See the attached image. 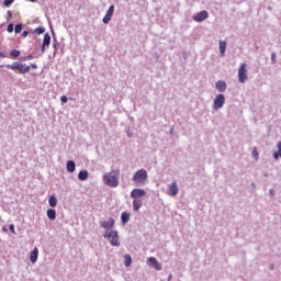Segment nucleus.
Here are the masks:
<instances>
[{
  "label": "nucleus",
  "instance_id": "39448f33",
  "mask_svg": "<svg viewBox=\"0 0 281 281\" xmlns=\"http://www.w3.org/2000/svg\"><path fill=\"white\" fill-rule=\"evenodd\" d=\"M247 64H241L238 69V81L241 85H245L247 82Z\"/></svg>",
  "mask_w": 281,
  "mask_h": 281
},
{
  "label": "nucleus",
  "instance_id": "72a5a7b5",
  "mask_svg": "<svg viewBox=\"0 0 281 281\" xmlns=\"http://www.w3.org/2000/svg\"><path fill=\"white\" fill-rule=\"evenodd\" d=\"M24 60H34V55H29L24 58Z\"/></svg>",
  "mask_w": 281,
  "mask_h": 281
},
{
  "label": "nucleus",
  "instance_id": "9b49d317",
  "mask_svg": "<svg viewBox=\"0 0 281 281\" xmlns=\"http://www.w3.org/2000/svg\"><path fill=\"white\" fill-rule=\"evenodd\" d=\"M142 196H146V191L144 189H133L131 192L132 199H142Z\"/></svg>",
  "mask_w": 281,
  "mask_h": 281
},
{
  "label": "nucleus",
  "instance_id": "f03ea898",
  "mask_svg": "<svg viewBox=\"0 0 281 281\" xmlns=\"http://www.w3.org/2000/svg\"><path fill=\"white\" fill-rule=\"evenodd\" d=\"M7 69H11V71H19L22 75L30 74V69H38L36 64H31L27 66L21 61H14L13 64H8Z\"/></svg>",
  "mask_w": 281,
  "mask_h": 281
},
{
  "label": "nucleus",
  "instance_id": "bb28decb",
  "mask_svg": "<svg viewBox=\"0 0 281 281\" xmlns=\"http://www.w3.org/2000/svg\"><path fill=\"white\" fill-rule=\"evenodd\" d=\"M14 31L15 34H21L23 32V24H16Z\"/></svg>",
  "mask_w": 281,
  "mask_h": 281
},
{
  "label": "nucleus",
  "instance_id": "aec40b11",
  "mask_svg": "<svg viewBox=\"0 0 281 281\" xmlns=\"http://www.w3.org/2000/svg\"><path fill=\"white\" fill-rule=\"evenodd\" d=\"M47 217L50 220V221H56V210L54 209H48L47 212Z\"/></svg>",
  "mask_w": 281,
  "mask_h": 281
},
{
  "label": "nucleus",
  "instance_id": "4468645a",
  "mask_svg": "<svg viewBox=\"0 0 281 281\" xmlns=\"http://www.w3.org/2000/svg\"><path fill=\"white\" fill-rule=\"evenodd\" d=\"M36 260H38V248L35 247L30 252V261L32 262V265H36Z\"/></svg>",
  "mask_w": 281,
  "mask_h": 281
},
{
  "label": "nucleus",
  "instance_id": "c756f323",
  "mask_svg": "<svg viewBox=\"0 0 281 281\" xmlns=\"http://www.w3.org/2000/svg\"><path fill=\"white\" fill-rule=\"evenodd\" d=\"M7 32H9V34H12V32H14V24H9L7 26Z\"/></svg>",
  "mask_w": 281,
  "mask_h": 281
},
{
  "label": "nucleus",
  "instance_id": "7c9ffc66",
  "mask_svg": "<svg viewBox=\"0 0 281 281\" xmlns=\"http://www.w3.org/2000/svg\"><path fill=\"white\" fill-rule=\"evenodd\" d=\"M4 5L5 8H10V5H12L14 3V0H4Z\"/></svg>",
  "mask_w": 281,
  "mask_h": 281
},
{
  "label": "nucleus",
  "instance_id": "c85d7f7f",
  "mask_svg": "<svg viewBox=\"0 0 281 281\" xmlns=\"http://www.w3.org/2000/svg\"><path fill=\"white\" fill-rule=\"evenodd\" d=\"M111 19H113L111 15H104L103 18V23L105 25H109V23H111Z\"/></svg>",
  "mask_w": 281,
  "mask_h": 281
},
{
  "label": "nucleus",
  "instance_id": "6e6552de",
  "mask_svg": "<svg viewBox=\"0 0 281 281\" xmlns=\"http://www.w3.org/2000/svg\"><path fill=\"white\" fill-rule=\"evenodd\" d=\"M100 225L103 229L106 232H110L109 229H113L115 227V220L113 217H110L109 221H102L100 222Z\"/></svg>",
  "mask_w": 281,
  "mask_h": 281
},
{
  "label": "nucleus",
  "instance_id": "e433bc0d",
  "mask_svg": "<svg viewBox=\"0 0 281 281\" xmlns=\"http://www.w3.org/2000/svg\"><path fill=\"white\" fill-rule=\"evenodd\" d=\"M27 34H29V32H27V31H24V32L22 33L23 38H25V37L27 36Z\"/></svg>",
  "mask_w": 281,
  "mask_h": 281
},
{
  "label": "nucleus",
  "instance_id": "9d476101",
  "mask_svg": "<svg viewBox=\"0 0 281 281\" xmlns=\"http://www.w3.org/2000/svg\"><path fill=\"white\" fill-rule=\"evenodd\" d=\"M50 43H52V35H49V33H46L43 38L42 54H45V50L47 49V47H49Z\"/></svg>",
  "mask_w": 281,
  "mask_h": 281
},
{
  "label": "nucleus",
  "instance_id": "f257e3e1",
  "mask_svg": "<svg viewBox=\"0 0 281 281\" xmlns=\"http://www.w3.org/2000/svg\"><path fill=\"white\" fill-rule=\"evenodd\" d=\"M102 179L103 183L109 188H117V186H120V169H113L105 172Z\"/></svg>",
  "mask_w": 281,
  "mask_h": 281
},
{
  "label": "nucleus",
  "instance_id": "f704fd0d",
  "mask_svg": "<svg viewBox=\"0 0 281 281\" xmlns=\"http://www.w3.org/2000/svg\"><path fill=\"white\" fill-rule=\"evenodd\" d=\"M271 60H272V63H273V64H276V63H277V59H276V53H272V54H271Z\"/></svg>",
  "mask_w": 281,
  "mask_h": 281
},
{
  "label": "nucleus",
  "instance_id": "58836bf2",
  "mask_svg": "<svg viewBox=\"0 0 281 281\" xmlns=\"http://www.w3.org/2000/svg\"><path fill=\"white\" fill-rule=\"evenodd\" d=\"M2 232H8V228L7 227H2Z\"/></svg>",
  "mask_w": 281,
  "mask_h": 281
},
{
  "label": "nucleus",
  "instance_id": "f3484780",
  "mask_svg": "<svg viewBox=\"0 0 281 281\" xmlns=\"http://www.w3.org/2000/svg\"><path fill=\"white\" fill-rule=\"evenodd\" d=\"M67 172H76V162L69 160L66 165Z\"/></svg>",
  "mask_w": 281,
  "mask_h": 281
},
{
  "label": "nucleus",
  "instance_id": "5701e85b",
  "mask_svg": "<svg viewBox=\"0 0 281 281\" xmlns=\"http://www.w3.org/2000/svg\"><path fill=\"white\" fill-rule=\"evenodd\" d=\"M277 147H278V151H276L273 154V157H274V159H280V157H281V142L278 143Z\"/></svg>",
  "mask_w": 281,
  "mask_h": 281
},
{
  "label": "nucleus",
  "instance_id": "6ab92c4d",
  "mask_svg": "<svg viewBox=\"0 0 281 281\" xmlns=\"http://www.w3.org/2000/svg\"><path fill=\"white\" fill-rule=\"evenodd\" d=\"M142 205H143L142 200H138V199L133 200L134 212H137L142 207Z\"/></svg>",
  "mask_w": 281,
  "mask_h": 281
},
{
  "label": "nucleus",
  "instance_id": "a211bd4d",
  "mask_svg": "<svg viewBox=\"0 0 281 281\" xmlns=\"http://www.w3.org/2000/svg\"><path fill=\"white\" fill-rule=\"evenodd\" d=\"M121 221L123 225H126L131 221V214L128 212H123L121 215Z\"/></svg>",
  "mask_w": 281,
  "mask_h": 281
},
{
  "label": "nucleus",
  "instance_id": "423d86ee",
  "mask_svg": "<svg viewBox=\"0 0 281 281\" xmlns=\"http://www.w3.org/2000/svg\"><path fill=\"white\" fill-rule=\"evenodd\" d=\"M225 105V94H217L213 102L214 111H218V109H223Z\"/></svg>",
  "mask_w": 281,
  "mask_h": 281
},
{
  "label": "nucleus",
  "instance_id": "cd10ccee",
  "mask_svg": "<svg viewBox=\"0 0 281 281\" xmlns=\"http://www.w3.org/2000/svg\"><path fill=\"white\" fill-rule=\"evenodd\" d=\"M34 34H45V27L38 26L34 30Z\"/></svg>",
  "mask_w": 281,
  "mask_h": 281
},
{
  "label": "nucleus",
  "instance_id": "a878e982",
  "mask_svg": "<svg viewBox=\"0 0 281 281\" xmlns=\"http://www.w3.org/2000/svg\"><path fill=\"white\" fill-rule=\"evenodd\" d=\"M252 157L256 161H258L260 155L258 154V148L254 147L252 148Z\"/></svg>",
  "mask_w": 281,
  "mask_h": 281
},
{
  "label": "nucleus",
  "instance_id": "2eb2a0df",
  "mask_svg": "<svg viewBox=\"0 0 281 281\" xmlns=\"http://www.w3.org/2000/svg\"><path fill=\"white\" fill-rule=\"evenodd\" d=\"M227 49V42L220 40V53L221 56H225V52Z\"/></svg>",
  "mask_w": 281,
  "mask_h": 281
},
{
  "label": "nucleus",
  "instance_id": "1a4fd4ad",
  "mask_svg": "<svg viewBox=\"0 0 281 281\" xmlns=\"http://www.w3.org/2000/svg\"><path fill=\"white\" fill-rule=\"evenodd\" d=\"M167 194L169 196H177L179 194V186L177 184V181H173L171 184H169V190Z\"/></svg>",
  "mask_w": 281,
  "mask_h": 281
},
{
  "label": "nucleus",
  "instance_id": "473e14b6",
  "mask_svg": "<svg viewBox=\"0 0 281 281\" xmlns=\"http://www.w3.org/2000/svg\"><path fill=\"white\" fill-rule=\"evenodd\" d=\"M9 229H10V232H12L13 234H16V231L14 229V224H10V225H9Z\"/></svg>",
  "mask_w": 281,
  "mask_h": 281
},
{
  "label": "nucleus",
  "instance_id": "2f4dec72",
  "mask_svg": "<svg viewBox=\"0 0 281 281\" xmlns=\"http://www.w3.org/2000/svg\"><path fill=\"white\" fill-rule=\"evenodd\" d=\"M60 100H61V103H63V104H67V100H68V99H67V95H61V97H60Z\"/></svg>",
  "mask_w": 281,
  "mask_h": 281
},
{
  "label": "nucleus",
  "instance_id": "a19ab883",
  "mask_svg": "<svg viewBox=\"0 0 281 281\" xmlns=\"http://www.w3.org/2000/svg\"><path fill=\"white\" fill-rule=\"evenodd\" d=\"M270 194H273V190H270Z\"/></svg>",
  "mask_w": 281,
  "mask_h": 281
},
{
  "label": "nucleus",
  "instance_id": "393cba45",
  "mask_svg": "<svg viewBox=\"0 0 281 281\" xmlns=\"http://www.w3.org/2000/svg\"><path fill=\"white\" fill-rule=\"evenodd\" d=\"M115 12V5L114 4H111L109 10L106 11V14L108 16H112L113 18V13Z\"/></svg>",
  "mask_w": 281,
  "mask_h": 281
},
{
  "label": "nucleus",
  "instance_id": "0eeeda50",
  "mask_svg": "<svg viewBox=\"0 0 281 281\" xmlns=\"http://www.w3.org/2000/svg\"><path fill=\"white\" fill-rule=\"evenodd\" d=\"M209 16L210 13H207V11H200L193 14L192 19L193 21H195V23H203V21H205V19H207Z\"/></svg>",
  "mask_w": 281,
  "mask_h": 281
},
{
  "label": "nucleus",
  "instance_id": "7ed1b4c3",
  "mask_svg": "<svg viewBox=\"0 0 281 281\" xmlns=\"http://www.w3.org/2000/svg\"><path fill=\"white\" fill-rule=\"evenodd\" d=\"M132 181L135 183V186H145V183L148 181V171H146V169H138L134 173Z\"/></svg>",
  "mask_w": 281,
  "mask_h": 281
},
{
  "label": "nucleus",
  "instance_id": "4be33fe9",
  "mask_svg": "<svg viewBox=\"0 0 281 281\" xmlns=\"http://www.w3.org/2000/svg\"><path fill=\"white\" fill-rule=\"evenodd\" d=\"M132 262H133V258H131V255H125L124 256V265H125V267H131Z\"/></svg>",
  "mask_w": 281,
  "mask_h": 281
},
{
  "label": "nucleus",
  "instance_id": "c9c22d12",
  "mask_svg": "<svg viewBox=\"0 0 281 281\" xmlns=\"http://www.w3.org/2000/svg\"><path fill=\"white\" fill-rule=\"evenodd\" d=\"M0 58H8V56L3 52H0Z\"/></svg>",
  "mask_w": 281,
  "mask_h": 281
},
{
  "label": "nucleus",
  "instance_id": "20e7f679",
  "mask_svg": "<svg viewBox=\"0 0 281 281\" xmlns=\"http://www.w3.org/2000/svg\"><path fill=\"white\" fill-rule=\"evenodd\" d=\"M103 238H108L110 245H112V247H120L121 243H120V234L117 233V231H105V233L103 234Z\"/></svg>",
  "mask_w": 281,
  "mask_h": 281
},
{
  "label": "nucleus",
  "instance_id": "f8f14e48",
  "mask_svg": "<svg viewBox=\"0 0 281 281\" xmlns=\"http://www.w3.org/2000/svg\"><path fill=\"white\" fill-rule=\"evenodd\" d=\"M148 265L154 267V269H156V271H161V263H159V261H157V258L149 257L148 258Z\"/></svg>",
  "mask_w": 281,
  "mask_h": 281
},
{
  "label": "nucleus",
  "instance_id": "4c0bfd02",
  "mask_svg": "<svg viewBox=\"0 0 281 281\" xmlns=\"http://www.w3.org/2000/svg\"><path fill=\"white\" fill-rule=\"evenodd\" d=\"M7 14L10 19H12V11H8Z\"/></svg>",
  "mask_w": 281,
  "mask_h": 281
},
{
  "label": "nucleus",
  "instance_id": "412c9836",
  "mask_svg": "<svg viewBox=\"0 0 281 281\" xmlns=\"http://www.w3.org/2000/svg\"><path fill=\"white\" fill-rule=\"evenodd\" d=\"M48 203L50 207H56V205H58V200L54 195H50L48 198Z\"/></svg>",
  "mask_w": 281,
  "mask_h": 281
},
{
  "label": "nucleus",
  "instance_id": "dca6fc26",
  "mask_svg": "<svg viewBox=\"0 0 281 281\" xmlns=\"http://www.w3.org/2000/svg\"><path fill=\"white\" fill-rule=\"evenodd\" d=\"M78 179L80 181H87V179H89V171H87V170L79 171Z\"/></svg>",
  "mask_w": 281,
  "mask_h": 281
},
{
  "label": "nucleus",
  "instance_id": "ea45409f",
  "mask_svg": "<svg viewBox=\"0 0 281 281\" xmlns=\"http://www.w3.org/2000/svg\"><path fill=\"white\" fill-rule=\"evenodd\" d=\"M30 1H32V3L36 2V0H30Z\"/></svg>",
  "mask_w": 281,
  "mask_h": 281
},
{
  "label": "nucleus",
  "instance_id": "b1692460",
  "mask_svg": "<svg viewBox=\"0 0 281 281\" xmlns=\"http://www.w3.org/2000/svg\"><path fill=\"white\" fill-rule=\"evenodd\" d=\"M21 56V50L12 49L10 52V58H19Z\"/></svg>",
  "mask_w": 281,
  "mask_h": 281
},
{
  "label": "nucleus",
  "instance_id": "ddd939ff",
  "mask_svg": "<svg viewBox=\"0 0 281 281\" xmlns=\"http://www.w3.org/2000/svg\"><path fill=\"white\" fill-rule=\"evenodd\" d=\"M215 87H216L217 91H220V93H224V91L227 90V82H225L223 80H218L215 83Z\"/></svg>",
  "mask_w": 281,
  "mask_h": 281
}]
</instances>
